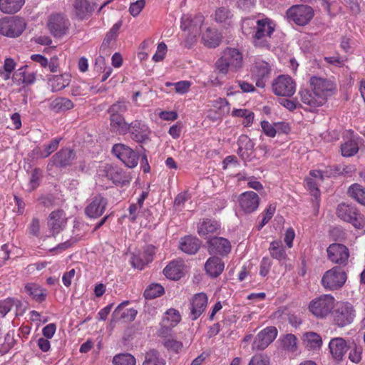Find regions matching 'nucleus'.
<instances>
[{
  "label": "nucleus",
  "instance_id": "9",
  "mask_svg": "<svg viewBox=\"0 0 365 365\" xmlns=\"http://www.w3.org/2000/svg\"><path fill=\"white\" fill-rule=\"evenodd\" d=\"M272 87L274 93L279 96L291 97L296 91L294 81L287 75L279 76L274 80Z\"/></svg>",
  "mask_w": 365,
  "mask_h": 365
},
{
  "label": "nucleus",
  "instance_id": "53",
  "mask_svg": "<svg viewBox=\"0 0 365 365\" xmlns=\"http://www.w3.org/2000/svg\"><path fill=\"white\" fill-rule=\"evenodd\" d=\"M127 105L125 101H119L113 104L108 109L110 115L116 114L118 115H123L127 111Z\"/></svg>",
  "mask_w": 365,
  "mask_h": 365
},
{
  "label": "nucleus",
  "instance_id": "17",
  "mask_svg": "<svg viewBox=\"0 0 365 365\" xmlns=\"http://www.w3.org/2000/svg\"><path fill=\"white\" fill-rule=\"evenodd\" d=\"M108 205V200L101 195L93 197L85 208V214L90 218L101 217Z\"/></svg>",
  "mask_w": 365,
  "mask_h": 365
},
{
  "label": "nucleus",
  "instance_id": "4",
  "mask_svg": "<svg viewBox=\"0 0 365 365\" xmlns=\"http://www.w3.org/2000/svg\"><path fill=\"white\" fill-rule=\"evenodd\" d=\"M335 302L331 294H322L309 302L308 309L317 319H325L331 314Z\"/></svg>",
  "mask_w": 365,
  "mask_h": 365
},
{
  "label": "nucleus",
  "instance_id": "27",
  "mask_svg": "<svg viewBox=\"0 0 365 365\" xmlns=\"http://www.w3.org/2000/svg\"><path fill=\"white\" fill-rule=\"evenodd\" d=\"M329 347L332 356L337 361H341L348 350L346 341L341 337L332 339L329 344Z\"/></svg>",
  "mask_w": 365,
  "mask_h": 365
},
{
  "label": "nucleus",
  "instance_id": "7",
  "mask_svg": "<svg viewBox=\"0 0 365 365\" xmlns=\"http://www.w3.org/2000/svg\"><path fill=\"white\" fill-rule=\"evenodd\" d=\"M336 215L341 220L351 223L358 229L363 227L365 223L364 216L351 204L340 203L336 208Z\"/></svg>",
  "mask_w": 365,
  "mask_h": 365
},
{
  "label": "nucleus",
  "instance_id": "61",
  "mask_svg": "<svg viewBox=\"0 0 365 365\" xmlns=\"http://www.w3.org/2000/svg\"><path fill=\"white\" fill-rule=\"evenodd\" d=\"M248 365H269V359L263 355H255L251 358Z\"/></svg>",
  "mask_w": 365,
  "mask_h": 365
},
{
  "label": "nucleus",
  "instance_id": "42",
  "mask_svg": "<svg viewBox=\"0 0 365 365\" xmlns=\"http://www.w3.org/2000/svg\"><path fill=\"white\" fill-rule=\"evenodd\" d=\"M252 71L256 78H264L270 73V66L265 61H258L255 63Z\"/></svg>",
  "mask_w": 365,
  "mask_h": 365
},
{
  "label": "nucleus",
  "instance_id": "56",
  "mask_svg": "<svg viewBox=\"0 0 365 365\" xmlns=\"http://www.w3.org/2000/svg\"><path fill=\"white\" fill-rule=\"evenodd\" d=\"M51 82L53 91H61L68 86V82L63 78V76H55Z\"/></svg>",
  "mask_w": 365,
  "mask_h": 365
},
{
  "label": "nucleus",
  "instance_id": "24",
  "mask_svg": "<svg viewBox=\"0 0 365 365\" xmlns=\"http://www.w3.org/2000/svg\"><path fill=\"white\" fill-rule=\"evenodd\" d=\"M96 4L88 0H73V11L77 18L81 20L87 19L95 9Z\"/></svg>",
  "mask_w": 365,
  "mask_h": 365
},
{
  "label": "nucleus",
  "instance_id": "32",
  "mask_svg": "<svg viewBox=\"0 0 365 365\" xmlns=\"http://www.w3.org/2000/svg\"><path fill=\"white\" fill-rule=\"evenodd\" d=\"M24 291L38 302H42L46 299V290L36 283H28L24 287Z\"/></svg>",
  "mask_w": 365,
  "mask_h": 365
},
{
  "label": "nucleus",
  "instance_id": "14",
  "mask_svg": "<svg viewBox=\"0 0 365 365\" xmlns=\"http://www.w3.org/2000/svg\"><path fill=\"white\" fill-rule=\"evenodd\" d=\"M277 329L275 327H267L259 331L254 339L252 349L254 350H264L266 349L277 337Z\"/></svg>",
  "mask_w": 365,
  "mask_h": 365
},
{
  "label": "nucleus",
  "instance_id": "33",
  "mask_svg": "<svg viewBox=\"0 0 365 365\" xmlns=\"http://www.w3.org/2000/svg\"><path fill=\"white\" fill-rule=\"evenodd\" d=\"M182 265L180 262L173 261L163 269L165 276L170 279L178 280L182 276Z\"/></svg>",
  "mask_w": 365,
  "mask_h": 365
},
{
  "label": "nucleus",
  "instance_id": "52",
  "mask_svg": "<svg viewBox=\"0 0 365 365\" xmlns=\"http://www.w3.org/2000/svg\"><path fill=\"white\" fill-rule=\"evenodd\" d=\"M181 320V316L179 312L175 309H170L166 312V317L163 321L170 322V326L175 327Z\"/></svg>",
  "mask_w": 365,
  "mask_h": 365
},
{
  "label": "nucleus",
  "instance_id": "43",
  "mask_svg": "<svg viewBox=\"0 0 365 365\" xmlns=\"http://www.w3.org/2000/svg\"><path fill=\"white\" fill-rule=\"evenodd\" d=\"M304 342L311 349L320 347L322 341L321 336L314 332H308L304 335Z\"/></svg>",
  "mask_w": 365,
  "mask_h": 365
},
{
  "label": "nucleus",
  "instance_id": "5",
  "mask_svg": "<svg viewBox=\"0 0 365 365\" xmlns=\"http://www.w3.org/2000/svg\"><path fill=\"white\" fill-rule=\"evenodd\" d=\"M347 279V274L341 267H334L327 271L322 279L326 289L334 291L341 289Z\"/></svg>",
  "mask_w": 365,
  "mask_h": 365
},
{
  "label": "nucleus",
  "instance_id": "35",
  "mask_svg": "<svg viewBox=\"0 0 365 365\" xmlns=\"http://www.w3.org/2000/svg\"><path fill=\"white\" fill-rule=\"evenodd\" d=\"M202 41L209 48H215L220 45L221 36L216 30L210 28L202 34Z\"/></svg>",
  "mask_w": 365,
  "mask_h": 365
},
{
  "label": "nucleus",
  "instance_id": "29",
  "mask_svg": "<svg viewBox=\"0 0 365 365\" xmlns=\"http://www.w3.org/2000/svg\"><path fill=\"white\" fill-rule=\"evenodd\" d=\"M299 94L302 102L311 108L322 106L325 103L324 98L317 96L312 90L301 89Z\"/></svg>",
  "mask_w": 365,
  "mask_h": 365
},
{
  "label": "nucleus",
  "instance_id": "20",
  "mask_svg": "<svg viewBox=\"0 0 365 365\" xmlns=\"http://www.w3.org/2000/svg\"><path fill=\"white\" fill-rule=\"evenodd\" d=\"M66 217L63 210L53 211L48 218V226L53 236L58 234L66 224Z\"/></svg>",
  "mask_w": 365,
  "mask_h": 365
},
{
  "label": "nucleus",
  "instance_id": "26",
  "mask_svg": "<svg viewBox=\"0 0 365 365\" xmlns=\"http://www.w3.org/2000/svg\"><path fill=\"white\" fill-rule=\"evenodd\" d=\"M225 264L221 258L212 256L207 259L205 264L206 273L212 278L220 276L223 272Z\"/></svg>",
  "mask_w": 365,
  "mask_h": 365
},
{
  "label": "nucleus",
  "instance_id": "44",
  "mask_svg": "<svg viewBox=\"0 0 365 365\" xmlns=\"http://www.w3.org/2000/svg\"><path fill=\"white\" fill-rule=\"evenodd\" d=\"M341 151L344 157H351L359 151L358 144L355 140H348L341 145Z\"/></svg>",
  "mask_w": 365,
  "mask_h": 365
},
{
  "label": "nucleus",
  "instance_id": "55",
  "mask_svg": "<svg viewBox=\"0 0 365 365\" xmlns=\"http://www.w3.org/2000/svg\"><path fill=\"white\" fill-rule=\"evenodd\" d=\"M163 344L168 351H172L176 353L181 350L183 346L181 341H177L174 339H165Z\"/></svg>",
  "mask_w": 365,
  "mask_h": 365
},
{
  "label": "nucleus",
  "instance_id": "46",
  "mask_svg": "<svg viewBox=\"0 0 365 365\" xmlns=\"http://www.w3.org/2000/svg\"><path fill=\"white\" fill-rule=\"evenodd\" d=\"M257 26V25L256 19L250 18L245 19L242 23V33L247 36H251V38H252Z\"/></svg>",
  "mask_w": 365,
  "mask_h": 365
},
{
  "label": "nucleus",
  "instance_id": "23",
  "mask_svg": "<svg viewBox=\"0 0 365 365\" xmlns=\"http://www.w3.org/2000/svg\"><path fill=\"white\" fill-rule=\"evenodd\" d=\"M128 303V301H125L115 308L112 314L111 322L115 323L120 320L132 322L135 319L137 311L134 309H125Z\"/></svg>",
  "mask_w": 365,
  "mask_h": 365
},
{
  "label": "nucleus",
  "instance_id": "47",
  "mask_svg": "<svg viewBox=\"0 0 365 365\" xmlns=\"http://www.w3.org/2000/svg\"><path fill=\"white\" fill-rule=\"evenodd\" d=\"M62 138H56L52 139L48 144L44 145L43 151H40V157L45 158L48 157L51 153L55 152L58 148L59 143Z\"/></svg>",
  "mask_w": 365,
  "mask_h": 365
},
{
  "label": "nucleus",
  "instance_id": "48",
  "mask_svg": "<svg viewBox=\"0 0 365 365\" xmlns=\"http://www.w3.org/2000/svg\"><path fill=\"white\" fill-rule=\"evenodd\" d=\"M232 16L230 10L227 7H220L215 11V20L219 23L230 24Z\"/></svg>",
  "mask_w": 365,
  "mask_h": 365
},
{
  "label": "nucleus",
  "instance_id": "45",
  "mask_svg": "<svg viewBox=\"0 0 365 365\" xmlns=\"http://www.w3.org/2000/svg\"><path fill=\"white\" fill-rule=\"evenodd\" d=\"M114 365H135V357L128 353L119 354L113 357Z\"/></svg>",
  "mask_w": 365,
  "mask_h": 365
},
{
  "label": "nucleus",
  "instance_id": "12",
  "mask_svg": "<svg viewBox=\"0 0 365 365\" xmlns=\"http://www.w3.org/2000/svg\"><path fill=\"white\" fill-rule=\"evenodd\" d=\"M310 87L313 92L324 98L326 103L327 97L333 94L336 86L334 83L328 79L313 76L309 81Z\"/></svg>",
  "mask_w": 365,
  "mask_h": 365
},
{
  "label": "nucleus",
  "instance_id": "37",
  "mask_svg": "<svg viewBox=\"0 0 365 365\" xmlns=\"http://www.w3.org/2000/svg\"><path fill=\"white\" fill-rule=\"evenodd\" d=\"M73 103L67 98H57L52 101L50 108L55 113L64 112L73 108Z\"/></svg>",
  "mask_w": 365,
  "mask_h": 365
},
{
  "label": "nucleus",
  "instance_id": "64",
  "mask_svg": "<svg viewBox=\"0 0 365 365\" xmlns=\"http://www.w3.org/2000/svg\"><path fill=\"white\" fill-rule=\"evenodd\" d=\"M190 198L189 194L187 192L179 193L174 201V207L180 208L182 207L185 202Z\"/></svg>",
  "mask_w": 365,
  "mask_h": 365
},
{
  "label": "nucleus",
  "instance_id": "50",
  "mask_svg": "<svg viewBox=\"0 0 365 365\" xmlns=\"http://www.w3.org/2000/svg\"><path fill=\"white\" fill-rule=\"evenodd\" d=\"M164 293V288L159 284H154L146 289L144 296L146 299H154Z\"/></svg>",
  "mask_w": 365,
  "mask_h": 365
},
{
  "label": "nucleus",
  "instance_id": "31",
  "mask_svg": "<svg viewBox=\"0 0 365 365\" xmlns=\"http://www.w3.org/2000/svg\"><path fill=\"white\" fill-rule=\"evenodd\" d=\"M22 302L21 300L13 298L8 297L5 299L0 300V314L3 317H4L11 310L15 307H16V315L19 314V312L21 313L24 312L25 309H22Z\"/></svg>",
  "mask_w": 365,
  "mask_h": 365
},
{
  "label": "nucleus",
  "instance_id": "11",
  "mask_svg": "<svg viewBox=\"0 0 365 365\" xmlns=\"http://www.w3.org/2000/svg\"><path fill=\"white\" fill-rule=\"evenodd\" d=\"M112 152L127 167L133 168L138 165L139 155L130 147L121 143L115 144Z\"/></svg>",
  "mask_w": 365,
  "mask_h": 365
},
{
  "label": "nucleus",
  "instance_id": "34",
  "mask_svg": "<svg viewBox=\"0 0 365 365\" xmlns=\"http://www.w3.org/2000/svg\"><path fill=\"white\" fill-rule=\"evenodd\" d=\"M24 3V0H0V11L4 14H15Z\"/></svg>",
  "mask_w": 365,
  "mask_h": 365
},
{
  "label": "nucleus",
  "instance_id": "54",
  "mask_svg": "<svg viewBox=\"0 0 365 365\" xmlns=\"http://www.w3.org/2000/svg\"><path fill=\"white\" fill-rule=\"evenodd\" d=\"M130 263L134 268L141 270L149 262H147L146 258L142 254H133L130 258Z\"/></svg>",
  "mask_w": 365,
  "mask_h": 365
},
{
  "label": "nucleus",
  "instance_id": "28",
  "mask_svg": "<svg viewBox=\"0 0 365 365\" xmlns=\"http://www.w3.org/2000/svg\"><path fill=\"white\" fill-rule=\"evenodd\" d=\"M201 246L200 240L193 236H185L181 238L179 247L185 253L188 255L195 254Z\"/></svg>",
  "mask_w": 365,
  "mask_h": 365
},
{
  "label": "nucleus",
  "instance_id": "19",
  "mask_svg": "<svg viewBox=\"0 0 365 365\" xmlns=\"http://www.w3.org/2000/svg\"><path fill=\"white\" fill-rule=\"evenodd\" d=\"M239 203L241 209L245 213H251L257 209L259 203V197L258 195L253 191L245 192L240 195Z\"/></svg>",
  "mask_w": 365,
  "mask_h": 365
},
{
  "label": "nucleus",
  "instance_id": "62",
  "mask_svg": "<svg viewBox=\"0 0 365 365\" xmlns=\"http://www.w3.org/2000/svg\"><path fill=\"white\" fill-rule=\"evenodd\" d=\"M362 349L361 347L356 346L351 349L349 354V359L353 363L358 364L361 360Z\"/></svg>",
  "mask_w": 365,
  "mask_h": 365
},
{
  "label": "nucleus",
  "instance_id": "2",
  "mask_svg": "<svg viewBox=\"0 0 365 365\" xmlns=\"http://www.w3.org/2000/svg\"><path fill=\"white\" fill-rule=\"evenodd\" d=\"M355 316L356 311L354 306L347 302H335L331 313L333 324L341 328L351 324Z\"/></svg>",
  "mask_w": 365,
  "mask_h": 365
},
{
  "label": "nucleus",
  "instance_id": "3",
  "mask_svg": "<svg viewBox=\"0 0 365 365\" xmlns=\"http://www.w3.org/2000/svg\"><path fill=\"white\" fill-rule=\"evenodd\" d=\"M257 28L252 39L255 47L269 48V39L275 31V24L269 19L257 20Z\"/></svg>",
  "mask_w": 365,
  "mask_h": 365
},
{
  "label": "nucleus",
  "instance_id": "57",
  "mask_svg": "<svg viewBox=\"0 0 365 365\" xmlns=\"http://www.w3.org/2000/svg\"><path fill=\"white\" fill-rule=\"evenodd\" d=\"M275 212V207L270 205L265 211L261 223L258 225V230H260L273 217Z\"/></svg>",
  "mask_w": 365,
  "mask_h": 365
},
{
  "label": "nucleus",
  "instance_id": "38",
  "mask_svg": "<svg viewBox=\"0 0 365 365\" xmlns=\"http://www.w3.org/2000/svg\"><path fill=\"white\" fill-rule=\"evenodd\" d=\"M12 80L18 85L21 83L30 85L34 83L36 76L34 73H26L24 68H21L14 73Z\"/></svg>",
  "mask_w": 365,
  "mask_h": 365
},
{
  "label": "nucleus",
  "instance_id": "6",
  "mask_svg": "<svg viewBox=\"0 0 365 365\" xmlns=\"http://www.w3.org/2000/svg\"><path fill=\"white\" fill-rule=\"evenodd\" d=\"M26 23L24 19L19 16L0 19V34L9 37H18L25 30Z\"/></svg>",
  "mask_w": 365,
  "mask_h": 365
},
{
  "label": "nucleus",
  "instance_id": "41",
  "mask_svg": "<svg viewBox=\"0 0 365 365\" xmlns=\"http://www.w3.org/2000/svg\"><path fill=\"white\" fill-rule=\"evenodd\" d=\"M143 365H165V361L157 350L150 349L145 354Z\"/></svg>",
  "mask_w": 365,
  "mask_h": 365
},
{
  "label": "nucleus",
  "instance_id": "59",
  "mask_svg": "<svg viewBox=\"0 0 365 365\" xmlns=\"http://www.w3.org/2000/svg\"><path fill=\"white\" fill-rule=\"evenodd\" d=\"M145 6L144 0H138L132 3L129 8V11L133 16H137Z\"/></svg>",
  "mask_w": 365,
  "mask_h": 365
},
{
  "label": "nucleus",
  "instance_id": "13",
  "mask_svg": "<svg viewBox=\"0 0 365 365\" xmlns=\"http://www.w3.org/2000/svg\"><path fill=\"white\" fill-rule=\"evenodd\" d=\"M327 252L328 259L331 262L343 267L347 264L349 251L345 245L339 243H333L328 247Z\"/></svg>",
  "mask_w": 365,
  "mask_h": 365
},
{
  "label": "nucleus",
  "instance_id": "25",
  "mask_svg": "<svg viewBox=\"0 0 365 365\" xmlns=\"http://www.w3.org/2000/svg\"><path fill=\"white\" fill-rule=\"evenodd\" d=\"M220 226L217 222L209 219L204 220L197 226V232L205 239L211 238L212 235H219Z\"/></svg>",
  "mask_w": 365,
  "mask_h": 365
},
{
  "label": "nucleus",
  "instance_id": "51",
  "mask_svg": "<svg viewBox=\"0 0 365 365\" xmlns=\"http://www.w3.org/2000/svg\"><path fill=\"white\" fill-rule=\"evenodd\" d=\"M282 344L284 349L294 352L297 349V338L293 334H287L283 337Z\"/></svg>",
  "mask_w": 365,
  "mask_h": 365
},
{
  "label": "nucleus",
  "instance_id": "49",
  "mask_svg": "<svg viewBox=\"0 0 365 365\" xmlns=\"http://www.w3.org/2000/svg\"><path fill=\"white\" fill-rule=\"evenodd\" d=\"M15 66L16 63L12 58H6L2 68L0 69L1 77L5 81L9 79L11 73L14 70Z\"/></svg>",
  "mask_w": 365,
  "mask_h": 365
},
{
  "label": "nucleus",
  "instance_id": "22",
  "mask_svg": "<svg viewBox=\"0 0 365 365\" xmlns=\"http://www.w3.org/2000/svg\"><path fill=\"white\" fill-rule=\"evenodd\" d=\"M207 304V297L204 293L195 294L190 304L189 317L192 320H196L203 313Z\"/></svg>",
  "mask_w": 365,
  "mask_h": 365
},
{
  "label": "nucleus",
  "instance_id": "8",
  "mask_svg": "<svg viewBox=\"0 0 365 365\" xmlns=\"http://www.w3.org/2000/svg\"><path fill=\"white\" fill-rule=\"evenodd\" d=\"M287 16L289 21L299 26L307 25L314 16L313 9L307 5H294L287 11Z\"/></svg>",
  "mask_w": 365,
  "mask_h": 365
},
{
  "label": "nucleus",
  "instance_id": "40",
  "mask_svg": "<svg viewBox=\"0 0 365 365\" xmlns=\"http://www.w3.org/2000/svg\"><path fill=\"white\" fill-rule=\"evenodd\" d=\"M349 195L357 201L359 203L365 205V187L362 185L355 183L349 187L348 190Z\"/></svg>",
  "mask_w": 365,
  "mask_h": 365
},
{
  "label": "nucleus",
  "instance_id": "21",
  "mask_svg": "<svg viewBox=\"0 0 365 365\" xmlns=\"http://www.w3.org/2000/svg\"><path fill=\"white\" fill-rule=\"evenodd\" d=\"M203 21L204 16L201 14H197L193 17L189 15H183L180 27L185 31L200 34Z\"/></svg>",
  "mask_w": 365,
  "mask_h": 365
},
{
  "label": "nucleus",
  "instance_id": "1",
  "mask_svg": "<svg viewBox=\"0 0 365 365\" xmlns=\"http://www.w3.org/2000/svg\"><path fill=\"white\" fill-rule=\"evenodd\" d=\"M243 66L242 53L237 48H227L224 50L220 58L215 62V68L222 75L228 73L229 71H238Z\"/></svg>",
  "mask_w": 365,
  "mask_h": 365
},
{
  "label": "nucleus",
  "instance_id": "18",
  "mask_svg": "<svg viewBox=\"0 0 365 365\" xmlns=\"http://www.w3.org/2000/svg\"><path fill=\"white\" fill-rule=\"evenodd\" d=\"M130 138L137 143H145L150 140L149 128L140 120H134L129 125Z\"/></svg>",
  "mask_w": 365,
  "mask_h": 365
},
{
  "label": "nucleus",
  "instance_id": "39",
  "mask_svg": "<svg viewBox=\"0 0 365 365\" xmlns=\"http://www.w3.org/2000/svg\"><path fill=\"white\" fill-rule=\"evenodd\" d=\"M269 250L271 257L279 261L285 260L287 259V254L281 241L272 242Z\"/></svg>",
  "mask_w": 365,
  "mask_h": 365
},
{
  "label": "nucleus",
  "instance_id": "16",
  "mask_svg": "<svg viewBox=\"0 0 365 365\" xmlns=\"http://www.w3.org/2000/svg\"><path fill=\"white\" fill-rule=\"evenodd\" d=\"M207 252L210 255L227 256L231 251L230 242L222 237H212L207 240Z\"/></svg>",
  "mask_w": 365,
  "mask_h": 365
},
{
  "label": "nucleus",
  "instance_id": "36",
  "mask_svg": "<svg viewBox=\"0 0 365 365\" xmlns=\"http://www.w3.org/2000/svg\"><path fill=\"white\" fill-rule=\"evenodd\" d=\"M110 126L113 130L119 134L124 135L128 132L129 126L123 115L116 114L110 115Z\"/></svg>",
  "mask_w": 365,
  "mask_h": 365
},
{
  "label": "nucleus",
  "instance_id": "63",
  "mask_svg": "<svg viewBox=\"0 0 365 365\" xmlns=\"http://www.w3.org/2000/svg\"><path fill=\"white\" fill-rule=\"evenodd\" d=\"M175 91L178 93H185L189 91L191 83L188 81H181L173 83Z\"/></svg>",
  "mask_w": 365,
  "mask_h": 365
},
{
  "label": "nucleus",
  "instance_id": "30",
  "mask_svg": "<svg viewBox=\"0 0 365 365\" xmlns=\"http://www.w3.org/2000/svg\"><path fill=\"white\" fill-rule=\"evenodd\" d=\"M237 143V154L242 160H247L254 150V143L247 135H242L239 137Z\"/></svg>",
  "mask_w": 365,
  "mask_h": 365
},
{
  "label": "nucleus",
  "instance_id": "15",
  "mask_svg": "<svg viewBox=\"0 0 365 365\" xmlns=\"http://www.w3.org/2000/svg\"><path fill=\"white\" fill-rule=\"evenodd\" d=\"M76 158V152L68 148H61L50 159L48 166L64 168L72 165Z\"/></svg>",
  "mask_w": 365,
  "mask_h": 365
},
{
  "label": "nucleus",
  "instance_id": "10",
  "mask_svg": "<svg viewBox=\"0 0 365 365\" xmlns=\"http://www.w3.org/2000/svg\"><path fill=\"white\" fill-rule=\"evenodd\" d=\"M71 23L62 14H51L48 20V28L54 37L61 38L68 33Z\"/></svg>",
  "mask_w": 365,
  "mask_h": 365
},
{
  "label": "nucleus",
  "instance_id": "60",
  "mask_svg": "<svg viewBox=\"0 0 365 365\" xmlns=\"http://www.w3.org/2000/svg\"><path fill=\"white\" fill-rule=\"evenodd\" d=\"M41 176V171L40 169L35 168L31 176L30 179V189L29 190H34L39 184L40 178Z\"/></svg>",
  "mask_w": 365,
  "mask_h": 365
},
{
  "label": "nucleus",
  "instance_id": "58",
  "mask_svg": "<svg viewBox=\"0 0 365 365\" xmlns=\"http://www.w3.org/2000/svg\"><path fill=\"white\" fill-rule=\"evenodd\" d=\"M167 51V46L164 42H161L158 45L157 51L153 56V60L159 62L163 60Z\"/></svg>",
  "mask_w": 365,
  "mask_h": 365
}]
</instances>
